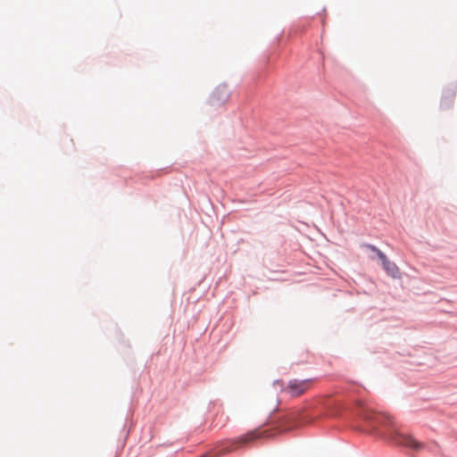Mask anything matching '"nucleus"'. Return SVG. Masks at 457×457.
<instances>
[{
	"mask_svg": "<svg viewBox=\"0 0 457 457\" xmlns=\"http://www.w3.org/2000/svg\"><path fill=\"white\" fill-rule=\"evenodd\" d=\"M320 420L332 421V426L338 423L373 435L409 452H417L423 447L421 442L402 432L389 415L370 409L356 398L330 397L307 416L292 411L270 413L267 421L272 433H283L302 424Z\"/></svg>",
	"mask_w": 457,
	"mask_h": 457,
	"instance_id": "f257e3e1",
	"label": "nucleus"
},
{
	"mask_svg": "<svg viewBox=\"0 0 457 457\" xmlns=\"http://www.w3.org/2000/svg\"><path fill=\"white\" fill-rule=\"evenodd\" d=\"M262 436V431L254 429L233 439L219 441L211 451L204 453V457H219L231 451L246 447Z\"/></svg>",
	"mask_w": 457,
	"mask_h": 457,
	"instance_id": "f03ea898",
	"label": "nucleus"
},
{
	"mask_svg": "<svg viewBox=\"0 0 457 457\" xmlns=\"http://www.w3.org/2000/svg\"><path fill=\"white\" fill-rule=\"evenodd\" d=\"M312 381V378L300 380L296 378L291 379L288 381L286 387L280 388V392L282 394L288 395L291 397L300 396L307 391Z\"/></svg>",
	"mask_w": 457,
	"mask_h": 457,
	"instance_id": "7ed1b4c3",
	"label": "nucleus"
},
{
	"mask_svg": "<svg viewBox=\"0 0 457 457\" xmlns=\"http://www.w3.org/2000/svg\"><path fill=\"white\" fill-rule=\"evenodd\" d=\"M231 93L225 83L220 84L212 93L209 102L212 105L220 106L225 104Z\"/></svg>",
	"mask_w": 457,
	"mask_h": 457,
	"instance_id": "20e7f679",
	"label": "nucleus"
},
{
	"mask_svg": "<svg viewBox=\"0 0 457 457\" xmlns=\"http://www.w3.org/2000/svg\"><path fill=\"white\" fill-rule=\"evenodd\" d=\"M379 260L381 262V266L386 273L393 278H401V273L398 266L395 262L390 261L386 254H380Z\"/></svg>",
	"mask_w": 457,
	"mask_h": 457,
	"instance_id": "39448f33",
	"label": "nucleus"
},
{
	"mask_svg": "<svg viewBox=\"0 0 457 457\" xmlns=\"http://www.w3.org/2000/svg\"><path fill=\"white\" fill-rule=\"evenodd\" d=\"M456 84H452L451 87L443 90L442 98L440 102L441 109H449L453 106L456 95Z\"/></svg>",
	"mask_w": 457,
	"mask_h": 457,
	"instance_id": "423d86ee",
	"label": "nucleus"
},
{
	"mask_svg": "<svg viewBox=\"0 0 457 457\" xmlns=\"http://www.w3.org/2000/svg\"><path fill=\"white\" fill-rule=\"evenodd\" d=\"M365 246L370 249L372 253H375L377 258L379 260L380 254H386L384 252H382L380 249H378L376 245L371 244H366Z\"/></svg>",
	"mask_w": 457,
	"mask_h": 457,
	"instance_id": "0eeeda50",
	"label": "nucleus"
},
{
	"mask_svg": "<svg viewBox=\"0 0 457 457\" xmlns=\"http://www.w3.org/2000/svg\"><path fill=\"white\" fill-rule=\"evenodd\" d=\"M273 385H274V386H276L277 385H278V386H281V388H282V387H285V386H284V382H283V380H282V379H276V380H274Z\"/></svg>",
	"mask_w": 457,
	"mask_h": 457,
	"instance_id": "6e6552de",
	"label": "nucleus"
}]
</instances>
